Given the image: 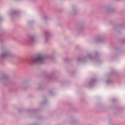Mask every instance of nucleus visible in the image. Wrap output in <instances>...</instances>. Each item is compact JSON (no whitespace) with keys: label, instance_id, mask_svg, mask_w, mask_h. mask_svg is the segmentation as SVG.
Instances as JSON below:
<instances>
[{"label":"nucleus","instance_id":"obj_1","mask_svg":"<svg viewBox=\"0 0 125 125\" xmlns=\"http://www.w3.org/2000/svg\"><path fill=\"white\" fill-rule=\"evenodd\" d=\"M43 60V58L42 56H39L38 58L35 60V62H42Z\"/></svg>","mask_w":125,"mask_h":125}]
</instances>
